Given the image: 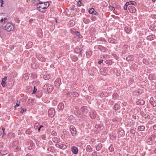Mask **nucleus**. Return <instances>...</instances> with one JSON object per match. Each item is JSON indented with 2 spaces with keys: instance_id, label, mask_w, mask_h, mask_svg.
<instances>
[{
  "instance_id": "nucleus-1",
  "label": "nucleus",
  "mask_w": 156,
  "mask_h": 156,
  "mask_svg": "<svg viewBox=\"0 0 156 156\" xmlns=\"http://www.w3.org/2000/svg\"><path fill=\"white\" fill-rule=\"evenodd\" d=\"M147 143L149 145H152L156 143V135L153 134L151 135L146 141Z\"/></svg>"
},
{
  "instance_id": "nucleus-2",
  "label": "nucleus",
  "mask_w": 156,
  "mask_h": 156,
  "mask_svg": "<svg viewBox=\"0 0 156 156\" xmlns=\"http://www.w3.org/2000/svg\"><path fill=\"white\" fill-rule=\"evenodd\" d=\"M43 89L45 92L50 93L53 90L54 87L53 85L50 84H46L44 85Z\"/></svg>"
},
{
  "instance_id": "nucleus-3",
  "label": "nucleus",
  "mask_w": 156,
  "mask_h": 156,
  "mask_svg": "<svg viewBox=\"0 0 156 156\" xmlns=\"http://www.w3.org/2000/svg\"><path fill=\"white\" fill-rule=\"evenodd\" d=\"M43 4H44L43 2L39 1L37 5V10L42 12H44L46 9V8L44 7V5Z\"/></svg>"
},
{
  "instance_id": "nucleus-4",
  "label": "nucleus",
  "mask_w": 156,
  "mask_h": 156,
  "mask_svg": "<svg viewBox=\"0 0 156 156\" xmlns=\"http://www.w3.org/2000/svg\"><path fill=\"white\" fill-rule=\"evenodd\" d=\"M7 24L4 27V29L7 30L8 31H10L13 30L14 29V27L13 25L9 22L8 21V22H7Z\"/></svg>"
},
{
  "instance_id": "nucleus-5",
  "label": "nucleus",
  "mask_w": 156,
  "mask_h": 156,
  "mask_svg": "<svg viewBox=\"0 0 156 156\" xmlns=\"http://www.w3.org/2000/svg\"><path fill=\"white\" fill-rule=\"evenodd\" d=\"M7 15L4 13H2L0 15V23H3L4 21L5 23H6L8 22V20L7 17Z\"/></svg>"
},
{
  "instance_id": "nucleus-6",
  "label": "nucleus",
  "mask_w": 156,
  "mask_h": 156,
  "mask_svg": "<svg viewBox=\"0 0 156 156\" xmlns=\"http://www.w3.org/2000/svg\"><path fill=\"white\" fill-rule=\"evenodd\" d=\"M108 69L106 67H103L100 69V73L103 76H106L108 74Z\"/></svg>"
},
{
  "instance_id": "nucleus-7",
  "label": "nucleus",
  "mask_w": 156,
  "mask_h": 156,
  "mask_svg": "<svg viewBox=\"0 0 156 156\" xmlns=\"http://www.w3.org/2000/svg\"><path fill=\"white\" fill-rule=\"evenodd\" d=\"M34 143L31 140L27 141L26 143L27 148L29 150L32 149L34 146Z\"/></svg>"
},
{
  "instance_id": "nucleus-8",
  "label": "nucleus",
  "mask_w": 156,
  "mask_h": 156,
  "mask_svg": "<svg viewBox=\"0 0 156 156\" xmlns=\"http://www.w3.org/2000/svg\"><path fill=\"white\" fill-rule=\"evenodd\" d=\"M48 115L51 117H53L55 115V109L53 108H50L48 111Z\"/></svg>"
},
{
  "instance_id": "nucleus-9",
  "label": "nucleus",
  "mask_w": 156,
  "mask_h": 156,
  "mask_svg": "<svg viewBox=\"0 0 156 156\" xmlns=\"http://www.w3.org/2000/svg\"><path fill=\"white\" fill-rule=\"evenodd\" d=\"M71 133L73 136H75L76 135V130L73 126H71L70 127Z\"/></svg>"
},
{
  "instance_id": "nucleus-10",
  "label": "nucleus",
  "mask_w": 156,
  "mask_h": 156,
  "mask_svg": "<svg viewBox=\"0 0 156 156\" xmlns=\"http://www.w3.org/2000/svg\"><path fill=\"white\" fill-rule=\"evenodd\" d=\"M128 9L129 11L132 13H134L136 11L135 7L132 5H129L128 7Z\"/></svg>"
},
{
  "instance_id": "nucleus-11",
  "label": "nucleus",
  "mask_w": 156,
  "mask_h": 156,
  "mask_svg": "<svg viewBox=\"0 0 156 156\" xmlns=\"http://www.w3.org/2000/svg\"><path fill=\"white\" fill-rule=\"evenodd\" d=\"M88 108L87 107L85 106H83L81 108V110L84 115H86L87 114L88 112L89 111Z\"/></svg>"
},
{
  "instance_id": "nucleus-12",
  "label": "nucleus",
  "mask_w": 156,
  "mask_h": 156,
  "mask_svg": "<svg viewBox=\"0 0 156 156\" xmlns=\"http://www.w3.org/2000/svg\"><path fill=\"white\" fill-rule=\"evenodd\" d=\"M61 82L60 79H57L55 82V86L57 88L59 87L60 85Z\"/></svg>"
},
{
  "instance_id": "nucleus-13",
  "label": "nucleus",
  "mask_w": 156,
  "mask_h": 156,
  "mask_svg": "<svg viewBox=\"0 0 156 156\" xmlns=\"http://www.w3.org/2000/svg\"><path fill=\"white\" fill-rule=\"evenodd\" d=\"M90 115L91 119H94L96 116V113L94 111H92L90 112Z\"/></svg>"
},
{
  "instance_id": "nucleus-14",
  "label": "nucleus",
  "mask_w": 156,
  "mask_h": 156,
  "mask_svg": "<svg viewBox=\"0 0 156 156\" xmlns=\"http://www.w3.org/2000/svg\"><path fill=\"white\" fill-rule=\"evenodd\" d=\"M55 146L57 147L64 149L66 148V146L61 144H56Z\"/></svg>"
},
{
  "instance_id": "nucleus-15",
  "label": "nucleus",
  "mask_w": 156,
  "mask_h": 156,
  "mask_svg": "<svg viewBox=\"0 0 156 156\" xmlns=\"http://www.w3.org/2000/svg\"><path fill=\"white\" fill-rule=\"evenodd\" d=\"M98 48L99 49L102 51L105 52L107 51V49L106 48L100 44L98 45Z\"/></svg>"
},
{
  "instance_id": "nucleus-16",
  "label": "nucleus",
  "mask_w": 156,
  "mask_h": 156,
  "mask_svg": "<svg viewBox=\"0 0 156 156\" xmlns=\"http://www.w3.org/2000/svg\"><path fill=\"white\" fill-rule=\"evenodd\" d=\"M145 101L143 100L139 99L136 102L137 105H143L145 104Z\"/></svg>"
},
{
  "instance_id": "nucleus-17",
  "label": "nucleus",
  "mask_w": 156,
  "mask_h": 156,
  "mask_svg": "<svg viewBox=\"0 0 156 156\" xmlns=\"http://www.w3.org/2000/svg\"><path fill=\"white\" fill-rule=\"evenodd\" d=\"M150 103L151 105L153 107L156 106V103L155 101H154V99L153 97H151L150 100Z\"/></svg>"
},
{
  "instance_id": "nucleus-18",
  "label": "nucleus",
  "mask_w": 156,
  "mask_h": 156,
  "mask_svg": "<svg viewBox=\"0 0 156 156\" xmlns=\"http://www.w3.org/2000/svg\"><path fill=\"white\" fill-rule=\"evenodd\" d=\"M71 150L73 153L75 154H76L78 153V150L77 148L73 146L72 147Z\"/></svg>"
},
{
  "instance_id": "nucleus-19",
  "label": "nucleus",
  "mask_w": 156,
  "mask_h": 156,
  "mask_svg": "<svg viewBox=\"0 0 156 156\" xmlns=\"http://www.w3.org/2000/svg\"><path fill=\"white\" fill-rule=\"evenodd\" d=\"M126 5H133L135 6H136V2L133 1H130L129 2H126Z\"/></svg>"
},
{
  "instance_id": "nucleus-20",
  "label": "nucleus",
  "mask_w": 156,
  "mask_h": 156,
  "mask_svg": "<svg viewBox=\"0 0 156 156\" xmlns=\"http://www.w3.org/2000/svg\"><path fill=\"white\" fill-rule=\"evenodd\" d=\"M155 38V36L154 34L149 35L147 36V39L149 41H152Z\"/></svg>"
},
{
  "instance_id": "nucleus-21",
  "label": "nucleus",
  "mask_w": 156,
  "mask_h": 156,
  "mask_svg": "<svg viewBox=\"0 0 156 156\" xmlns=\"http://www.w3.org/2000/svg\"><path fill=\"white\" fill-rule=\"evenodd\" d=\"M86 150L87 152L90 153L92 151L93 148L90 145H88L86 148Z\"/></svg>"
},
{
  "instance_id": "nucleus-22",
  "label": "nucleus",
  "mask_w": 156,
  "mask_h": 156,
  "mask_svg": "<svg viewBox=\"0 0 156 156\" xmlns=\"http://www.w3.org/2000/svg\"><path fill=\"white\" fill-rule=\"evenodd\" d=\"M133 55H130L126 58V60L128 61H131L133 60Z\"/></svg>"
},
{
  "instance_id": "nucleus-23",
  "label": "nucleus",
  "mask_w": 156,
  "mask_h": 156,
  "mask_svg": "<svg viewBox=\"0 0 156 156\" xmlns=\"http://www.w3.org/2000/svg\"><path fill=\"white\" fill-rule=\"evenodd\" d=\"M108 41L109 42L112 43L116 44L117 43V41L116 40L112 38H109Z\"/></svg>"
},
{
  "instance_id": "nucleus-24",
  "label": "nucleus",
  "mask_w": 156,
  "mask_h": 156,
  "mask_svg": "<svg viewBox=\"0 0 156 156\" xmlns=\"http://www.w3.org/2000/svg\"><path fill=\"white\" fill-rule=\"evenodd\" d=\"M37 34L40 38H41L43 36L42 31L41 29H39L37 30Z\"/></svg>"
},
{
  "instance_id": "nucleus-25",
  "label": "nucleus",
  "mask_w": 156,
  "mask_h": 156,
  "mask_svg": "<svg viewBox=\"0 0 156 156\" xmlns=\"http://www.w3.org/2000/svg\"><path fill=\"white\" fill-rule=\"evenodd\" d=\"M79 94L78 93L73 92L72 93V94L70 95V97H79Z\"/></svg>"
},
{
  "instance_id": "nucleus-26",
  "label": "nucleus",
  "mask_w": 156,
  "mask_h": 156,
  "mask_svg": "<svg viewBox=\"0 0 156 156\" xmlns=\"http://www.w3.org/2000/svg\"><path fill=\"white\" fill-rule=\"evenodd\" d=\"M102 147V144L101 143H99L96 146V149L97 151H100Z\"/></svg>"
},
{
  "instance_id": "nucleus-27",
  "label": "nucleus",
  "mask_w": 156,
  "mask_h": 156,
  "mask_svg": "<svg viewBox=\"0 0 156 156\" xmlns=\"http://www.w3.org/2000/svg\"><path fill=\"white\" fill-rule=\"evenodd\" d=\"M58 108L60 110H62L64 108V104L62 103H60L58 106Z\"/></svg>"
},
{
  "instance_id": "nucleus-28",
  "label": "nucleus",
  "mask_w": 156,
  "mask_h": 156,
  "mask_svg": "<svg viewBox=\"0 0 156 156\" xmlns=\"http://www.w3.org/2000/svg\"><path fill=\"white\" fill-rule=\"evenodd\" d=\"M52 141L55 143H58L60 142V139L56 137H54L52 138Z\"/></svg>"
},
{
  "instance_id": "nucleus-29",
  "label": "nucleus",
  "mask_w": 156,
  "mask_h": 156,
  "mask_svg": "<svg viewBox=\"0 0 156 156\" xmlns=\"http://www.w3.org/2000/svg\"><path fill=\"white\" fill-rule=\"evenodd\" d=\"M42 95V92L41 91L38 90L36 93V96L38 98L41 97Z\"/></svg>"
},
{
  "instance_id": "nucleus-30",
  "label": "nucleus",
  "mask_w": 156,
  "mask_h": 156,
  "mask_svg": "<svg viewBox=\"0 0 156 156\" xmlns=\"http://www.w3.org/2000/svg\"><path fill=\"white\" fill-rule=\"evenodd\" d=\"M88 89L90 91H95V89L93 85H90L88 87Z\"/></svg>"
},
{
  "instance_id": "nucleus-31",
  "label": "nucleus",
  "mask_w": 156,
  "mask_h": 156,
  "mask_svg": "<svg viewBox=\"0 0 156 156\" xmlns=\"http://www.w3.org/2000/svg\"><path fill=\"white\" fill-rule=\"evenodd\" d=\"M145 127L143 125L140 126L138 127V129L139 131H144L145 129Z\"/></svg>"
},
{
  "instance_id": "nucleus-32",
  "label": "nucleus",
  "mask_w": 156,
  "mask_h": 156,
  "mask_svg": "<svg viewBox=\"0 0 156 156\" xmlns=\"http://www.w3.org/2000/svg\"><path fill=\"white\" fill-rule=\"evenodd\" d=\"M73 30H74V31H73V32H74V34H75L78 36L80 38H82V36L80 34V32H79L76 31L75 29H74Z\"/></svg>"
},
{
  "instance_id": "nucleus-33",
  "label": "nucleus",
  "mask_w": 156,
  "mask_h": 156,
  "mask_svg": "<svg viewBox=\"0 0 156 156\" xmlns=\"http://www.w3.org/2000/svg\"><path fill=\"white\" fill-rule=\"evenodd\" d=\"M92 53L91 51H88L86 52V55L87 58H89L91 55Z\"/></svg>"
},
{
  "instance_id": "nucleus-34",
  "label": "nucleus",
  "mask_w": 156,
  "mask_h": 156,
  "mask_svg": "<svg viewBox=\"0 0 156 156\" xmlns=\"http://www.w3.org/2000/svg\"><path fill=\"white\" fill-rule=\"evenodd\" d=\"M1 154L3 156L6 154L8 153V151H4L3 150H1L0 151Z\"/></svg>"
},
{
  "instance_id": "nucleus-35",
  "label": "nucleus",
  "mask_w": 156,
  "mask_h": 156,
  "mask_svg": "<svg viewBox=\"0 0 156 156\" xmlns=\"http://www.w3.org/2000/svg\"><path fill=\"white\" fill-rule=\"evenodd\" d=\"M125 30L127 33H129L131 31V28L129 27H126L125 28Z\"/></svg>"
},
{
  "instance_id": "nucleus-36",
  "label": "nucleus",
  "mask_w": 156,
  "mask_h": 156,
  "mask_svg": "<svg viewBox=\"0 0 156 156\" xmlns=\"http://www.w3.org/2000/svg\"><path fill=\"white\" fill-rule=\"evenodd\" d=\"M108 94H107L105 92H102L101 93L100 95V96L101 98L106 97L107 96Z\"/></svg>"
},
{
  "instance_id": "nucleus-37",
  "label": "nucleus",
  "mask_w": 156,
  "mask_h": 156,
  "mask_svg": "<svg viewBox=\"0 0 156 156\" xmlns=\"http://www.w3.org/2000/svg\"><path fill=\"white\" fill-rule=\"evenodd\" d=\"M43 77L45 80H48L50 78V76L49 74L44 75Z\"/></svg>"
},
{
  "instance_id": "nucleus-38",
  "label": "nucleus",
  "mask_w": 156,
  "mask_h": 156,
  "mask_svg": "<svg viewBox=\"0 0 156 156\" xmlns=\"http://www.w3.org/2000/svg\"><path fill=\"white\" fill-rule=\"evenodd\" d=\"M119 107L120 106L118 104H116L113 107V109L115 110H117L119 109Z\"/></svg>"
},
{
  "instance_id": "nucleus-39",
  "label": "nucleus",
  "mask_w": 156,
  "mask_h": 156,
  "mask_svg": "<svg viewBox=\"0 0 156 156\" xmlns=\"http://www.w3.org/2000/svg\"><path fill=\"white\" fill-rule=\"evenodd\" d=\"M118 133L121 136L124 135V131L122 129H119L118 132Z\"/></svg>"
},
{
  "instance_id": "nucleus-40",
  "label": "nucleus",
  "mask_w": 156,
  "mask_h": 156,
  "mask_svg": "<svg viewBox=\"0 0 156 156\" xmlns=\"http://www.w3.org/2000/svg\"><path fill=\"white\" fill-rule=\"evenodd\" d=\"M47 150L49 151L53 152L55 151V148L54 147L51 146L48 147V148Z\"/></svg>"
},
{
  "instance_id": "nucleus-41",
  "label": "nucleus",
  "mask_w": 156,
  "mask_h": 156,
  "mask_svg": "<svg viewBox=\"0 0 156 156\" xmlns=\"http://www.w3.org/2000/svg\"><path fill=\"white\" fill-rule=\"evenodd\" d=\"M150 29L151 30H156V27H155L154 25H152L150 26Z\"/></svg>"
},
{
  "instance_id": "nucleus-42",
  "label": "nucleus",
  "mask_w": 156,
  "mask_h": 156,
  "mask_svg": "<svg viewBox=\"0 0 156 156\" xmlns=\"http://www.w3.org/2000/svg\"><path fill=\"white\" fill-rule=\"evenodd\" d=\"M118 97V94L116 93H114L113 95V98L114 99H117Z\"/></svg>"
},
{
  "instance_id": "nucleus-43",
  "label": "nucleus",
  "mask_w": 156,
  "mask_h": 156,
  "mask_svg": "<svg viewBox=\"0 0 156 156\" xmlns=\"http://www.w3.org/2000/svg\"><path fill=\"white\" fill-rule=\"evenodd\" d=\"M105 63L108 65H111L112 64V61L111 60H107L106 61Z\"/></svg>"
},
{
  "instance_id": "nucleus-44",
  "label": "nucleus",
  "mask_w": 156,
  "mask_h": 156,
  "mask_svg": "<svg viewBox=\"0 0 156 156\" xmlns=\"http://www.w3.org/2000/svg\"><path fill=\"white\" fill-rule=\"evenodd\" d=\"M94 11V9L93 8H92L89 10L88 12L90 14H93Z\"/></svg>"
},
{
  "instance_id": "nucleus-45",
  "label": "nucleus",
  "mask_w": 156,
  "mask_h": 156,
  "mask_svg": "<svg viewBox=\"0 0 156 156\" xmlns=\"http://www.w3.org/2000/svg\"><path fill=\"white\" fill-rule=\"evenodd\" d=\"M43 3L44 4H43L44 5V7L46 8V9L49 6V4L48 2H43Z\"/></svg>"
},
{
  "instance_id": "nucleus-46",
  "label": "nucleus",
  "mask_w": 156,
  "mask_h": 156,
  "mask_svg": "<svg viewBox=\"0 0 156 156\" xmlns=\"http://www.w3.org/2000/svg\"><path fill=\"white\" fill-rule=\"evenodd\" d=\"M109 150L111 152H112L114 151V149L113 146L112 144L109 147Z\"/></svg>"
},
{
  "instance_id": "nucleus-47",
  "label": "nucleus",
  "mask_w": 156,
  "mask_h": 156,
  "mask_svg": "<svg viewBox=\"0 0 156 156\" xmlns=\"http://www.w3.org/2000/svg\"><path fill=\"white\" fill-rule=\"evenodd\" d=\"M18 144V142L17 141H14L13 142L12 145L15 146H17Z\"/></svg>"
},
{
  "instance_id": "nucleus-48",
  "label": "nucleus",
  "mask_w": 156,
  "mask_h": 156,
  "mask_svg": "<svg viewBox=\"0 0 156 156\" xmlns=\"http://www.w3.org/2000/svg\"><path fill=\"white\" fill-rule=\"evenodd\" d=\"M1 83H2V86L4 87H5L6 85V81L3 80H2V81Z\"/></svg>"
},
{
  "instance_id": "nucleus-49",
  "label": "nucleus",
  "mask_w": 156,
  "mask_h": 156,
  "mask_svg": "<svg viewBox=\"0 0 156 156\" xmlns=\"http://www.w3.org/2000/svg\"><path fill=\"white\" fill-rule=\"evenodd\" d=\"M137 67V66L136 64H134L131 66V69L133 68V69H136Z\"/></svg>"
},
{
  "instance_id": "nucleus-50",
  "label": "nucleus",
  "mask_w": 156,
  "mask_h": 156,
  "mask_svg": "<svg viewBox=\"0 0 156 156\" xmlns=\"http://www.w3.org/2000/svg\"><path fill=\"white\" fill-rule=\"evenodd\" d=\"M83 22L85 23H86V24L88 23H89L88 20L86 18L83 19Z\"/></svg>"
},
{
  "instance_id": "nucleus-51",
  "label": "nucleus",
  "mask_w": 156,
  "mask_h": 156,
  "mask_svg": "<svg viewBox=\"0 0 156 156\" xmlns=\"http://www.w3.org/2000/svg\"><path fill=\"white\" fill-rule=\"evenodd\" d=\"M80 51V49L79 48H76L75 49L74 51L76 53H78V52H79Z\"/></svg>"
},
{
  "instance_id": "nucleus-52",
  "label": "nucleus",
  "mask_w": 156,
  "mask_h": 156,
  "mask_svg": "<svg viewBox=\"0 0 156 156\" xmlns=\"http://www.w3.org/2000/svg\"><path fill=\"white\" fill-rule=\"evenodd\" d=\"M39 125V123L38 122L36 123L34 125V128L35 129H37L38 126Z\"/></svg>"
},
{
  "instance_id": "nucleus-53",
  "label": "nucleus",
  "mask_w": 156,
  "mask_h": 156,
  "mask_svg": "<svg viewBox=\"0 0 156 156\" xmlns=\"http://www.w3.org/2000/svg\"><path fill=\"white\" fill-rule=\"evenodd\" d=\"M37 90V89L36 88L35 86H34L33 91L32 93V94H35Z\"/></svg>"
},
{
  "instance_id": "nucleus-54",
  "label": "nucleus",
  "mask_w": 156,
  "mask_h": 156,
  "mask_svg": "<svg viewBox=\"0 0 156 156\" xmlns=\"http://www.w3.org/2000/svg\"><path fill=\"white\" fill-rule=\"evenodd\" d=\"M110 138L111 140H114L116 138V137L114 136L113 135H110Z\"/></svg>"
},
{
  "instance_id": "nucleus-55",
  "label": "nucleus",
  "mask_w": 156,
  "mask_h": 156,
  "mask_svg": "<svg viewBox=\"0 0 156 156\" xmlns=\"http://www.w3.org/2000/svg\"><path fill=\"white\" fill-rule=\"evenodd\" d=\"M136 133V131L134 129H131L130 130V133H131L133 134H135Z\"/></svg>"
},
{
  "instance_id": "nucleus-56",
  "label": "nucleus",
  "mask_w": 156,
  "mask_h": 156,
  "mask_svg": "<svg viewBox=\"0 0 156 156\" xmlns=\"http://www.w3.org/2000/svg\"><path fill=\"white\" fill-rule=\"evenodd\" d=\"M26 133L27 134H30L31 133V131L29 129H28L26 131Z\"/></svg>"
},
{
  "instance_id": "nucleus-57",
  "label": "nucleus",
  "mask_w": 156,
  "mask_h": 156,
  "mask_svg": "<svg viewBox=\"0 0 156 156\" xmlns=\"http://www.w3.org/2000/svg\"><path fill=\"white\" fill-rule=\"evenodd\" d=\"M17 103H16V105L14 106V108L15 109L16 108V106L18 107V106H20V101H19V102H18V100H17Z\"/></svg>"
},
{
  "instance_id": "nucleus-58",
  "label": "nucleus",
  "mask_w": 156,
  "mask_h": 156,
  "mask_svg": "<svg viewBox=\"0 0 156 156\" xmlns=\"http://www.w3.org/2000/svg\"><path fill=\"white\" fill-rule=\"evenodd\" d=\"M97 153L96 151H94L93 152L91 155V156H97Z\"/></svg>"
},
{
  "instance_id": "nucleus-59",
  "label": "nucleus",
  "mask_w": 156,
  "mask_h": 156,
  "mask_svg": "<svg viewBox=\"0 0 156 156\" xmlns=\"http://www.w3.org/2000/svg\"><path fill=\"white\" fill-rule=\"evenodd\" d=\"M109 9L111 10L114 11L115 10L114 7H113L112 6L110 5L109 6Z\"/></svg>"
},
{
  "instance_id": "nucleus-60",
  "label": "nucleus",
  "mask_w": 156,
  "mask_h": 156,
  "mask_svg": "<svg viewBox=\"0 0 156 156\" xmlns=\"http://www.w3.org/2000/svg\"><path fill=\"white\" fill-rule=\"evenodd\" d=\"M78 59V58L76 56L73 57L72 59V60L74 62L76 61Z\"/></svg>"
},
{
  "instance_id": "nucleus-61",
  "label": "nucleus",
  "mask_w": 156,
  "mask_h": 156,
  "mask_svg": "<svg viewBox=\"0 0 156 156\" xmlns=\"http://www.w3.org/2000/svg\"><path fill=\"white\" fill-rule=\"evenodd\" d=\"M15 21L17 23H19L20 22V20L18 18L16 17L15 19Z\"/></svg>"
},
{
  "instance_id": "nucleus-62",
  "label": "nucleus",
  "mask_w": 156,
  "mask_h": 156,
  "mask_svg": "<svg viewBox=\"0 0 156 156\" xmlns=\"http://www.w3.org/2000/svg\"><path fill=\"white\" fill-rule=\"evenodd\" d=\"M42 139L43 140H45L46 138V136L45 134L42 135L41 137Z\"/></svg>"
},
{
  "instance_id": "nucleus-63",
  "label": "nucleus",
  "mask_w": 156,
  "mask_h": 156,
  "mask_svg": "<svg viewBox=\"0 0 156 156\" xmlns=\"http://www.w3.org/2000/svg\"><path fill=\"white\" fill-rule=\"evenodd\" d=\"M128 48V45L127 44L124 45L122 47V48L123 49H127Z\"/></svg>"
},
{
  "instance_id": "nucleus-64",
  "label": "nucleus",
  "mask_w": 156,
  "mask_h": 156,
  "mask_svg": "<svg viewBox=\"0 0 156 156\" xmlns=\"http://www.w3.org/2000/svg\"><path fill=\"white\" fill-rule=\"evenodd\" d=\"M81 4V2L80 0H79V1L77 3V5L78 6H80Z\"/></svg>"
}]
</instances>
